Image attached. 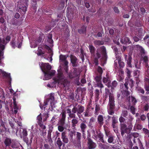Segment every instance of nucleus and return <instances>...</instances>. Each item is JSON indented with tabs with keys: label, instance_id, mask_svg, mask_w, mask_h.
Masks as SVG:
<instances>
[{
	"label": "nucleus",
	"instance_id": "obj_42",
	"mask_svg": "<svg viewBox=\"0 0 149 149\" xmlns=\"http://www.w3.org/2000/svg\"><path fill=\"white\" fill-rule=\"evenodd\" d=\"M132 72L131 70L127 68L125 70V73L127 74V75L128 78L130 79L131 77V74Z\"/></svg>",
	"mask_w": 149,
	"mask_h": 149
},
{
	"label": "nucleus",
	"instance_id": "obj_55",
	"mask_svg": "<svg viewBox=\"0 0 149 149\" xmlns=\"http://www.w3.org/2000/svg\"><path fill=\"white\" fill-rule=\"evenodd\" d=\"M23 137H26L27 136V132L26 129H23L22 130Z\"/></svg>",
	"mask_w": 149,
	"mask_h": 149
},
{
	"label": "nucleus",
	"instance_id": "obj_62",
	"mask_svg": "<svg viewBox=\"0 0 149 149\" xmlns=\"http://www.w3.org/2000/svg\"><path fill=\"white\" fill-rule=\"evenodd\" d=\"M89 110L86 109L85 112H84V116L85 117H88L90 116V115L89 114Z\"/></svg>",
	"mask_w": 149,
	"mask_h": 149
},
{
	"label": "nucleus",
	"instance_id": "obj_35",
	"mask_svg": "<svg viewBox=\"0 0 149 149\" xmlns=\"http://www.w3.org/2000/svg\"><path fill=\"white\" fill-rule=\"evenodd\" d=\"M52 35L51 33H49L48 36L47 41L49 43L52 44L53 42V41L52 39Z\"/></svg>",
	"mask_w": 149,
	"mask_h": 149
},
{
	"label": "nucleus",
	"instance_id": "obj_7",
	"mask_svg": "<svg viewBox=\"0 0 149 149\" xmlns=\"http://www.w3.org/2000/svg\"><path fill=\"white\" fill-rule=\"evenodd\" d=\"M81 134L80 132H77L76 134V140L73 141V143L76 147L79 148L81 146Z\"/></svg>",
	"mask_w": 149,
	"mask_h": 149
},
{
	"label": "nucleus",
	"instance_id": "obj_25",
	"mask_svg": "<svg viewBox=\"0 0 149 149\" xmlns=\"http://www.w3.org/2000/svg\"><path fill=\"white\" fill-rule=\"evenodd\" d=\"M111 79L110 77L109 76L108 74H107L106 75L105 77H103L102 79V81L103 83L105 84L106 83L111 82L110 80Z\"/></svg>",
	"mask_w": 149,
	"mask_h": 149
},
{
	"label": "nucleus",
	"instance_id": "obj_17",
	"mask_svg": "<svg viewBox=\"0 0 149 149\" xmlns=\"http://www.w3.org/2000/svg\"><path fill=\"white\" fill-rule=\"evenodd\" d=\"M63 143L67 144L69 142V139L66 135V133L65 132H63L61 133V137Z\"/></svg>",
	"mask_w": 149,
	"mask_h": 149
},
{
	"label": "nucleus",
	"instance_id": "obj_11",
	"mask_svg": "<svg viewBox=\"0 0 149 149\" xmlns=\"http://www.w3.org/2000/svg\"><path fill=\"white\" fill-rule=\"evenodd\" d=\"M54 100V93H51L49 95V97L47 99L46 101L44 102V106H46L48 105V103H50V105L52 106V104Z\"/></svg>",
	"mask_w": 149,
	"mask_h": 149
},
{
	"label": "nucleus",
	"instance_id": "obj_10",
	"mask_svg": "<svg viewBox=\"0 0 149 149\" xmlns=\"http://www.w3.org/2000/svg\"><path fill=\"white\" fill-rule=\"evenodd\" d=\"M66 116V114L65 111H62L60 115V118L58 122V124L64 125L65 121Z\"/></svg>",
	"mask_w": 149,
	"mask_h": 149
},
{
	"label": "nucleus",
	"instance_id": "obj_60",
	"mask_svg": "<svg viewBox=\"0 0 149 149\" xmlns=\"http://www.w3.org/2000/svg\"><path fill=\"white\" fill-rule=\"evenodd\" d=\"M112 118V123H116L117 124L118 122V121L117 120V119L116 118L114 117V116H113V117H111Z\"/></svg>",
	"mask_w": 149,
	"mask_h": 149
},
{
	"label": "nucleus",
	"instance_id": "obj_51",
	"mask_svg": "<svg viewBox=\"0 0 149 149\" xmlns=\"http://www.w3.org/2000/svg\"><path fill=\"white\" fill-rule=\"evenodd\" d=\"M97 70L98 73H99V75H102L103 70L102 68L100 66H98Z\"/></svg>",
	"mask_w": 149,
	"mask_h": 149
},
{
	"label": "nucleus",
	"instance_id": "obj_49",
	"mask_svg": "<svg viewBox=\"0 0 149 149\" xmlns=\"http://www.w3.org/2000/svg\"><path fill=\"white\" fill-rule=\"evenodd\" d=\"M18 21V20L13 18L11 20V22L13 25H18L19 24Z\"/></svg>",
	"mask_w": 149,
	"mask_h": 149
},
{
	"label": "nucleus",
	"instance_id": "obj_32",
	"mask_svg": "<svg viewBox=\"0 0 149 149\" xmlns=\"http://www.w3.org/2000/svg\"><path fill=\"white\" fill-rule=\"evenodd\" d=\"M56 144L58 145L59 148H60L61 146L63 145V146H65V144L63 143L61 141L60 138H58L57 141L56 142Z\"/></svg>",
	"mask_w": 149,
	"mask_h": 149
},
{
	"label": "nucleus",
	"instance_id": "obj_30",
	"mask_svg": "<svg viewBox=\"0 0 149 149\" xmlns=\"http://www.w3.org/2000/svg\"><path fill=\"white\" fill-rule=\"evenodd\" d=\"M140 71L138 70H135L134 72V76L137 78L136 84H137L138 83V82H139V81L138 77L140 75Z\"/></svg>",
	"mask_w": 149,
	"mask_h": 149
},
{
	"label": "nucleus",
	"instance_id": "obj_18",
	"mask_svg": "<svg viewBox=\"0 0 149 149\" xmlns=\"http://www.w3.org/2000/svg\"><path fill=\"white\" fill-rule=\"evenodd\" d=\"M125 58L126 61H127V63L129 67H132L131 61L132 58L131 56L130 55L128 56L127 55H125Z\"/></svg>",
	"mask_w": 149,
	"mask_h": 149
},
{
	"label": "nucleus",
	"instance_id": "obj_27",
	"mask_svg": "<svg viewBox=\"0 0 149 149\" xmlns=\"http://www.w3.org/2000/svg\"><path fill=\"white\" fill-rule=\"evenodd\" d=\"M87 27L83 25L81 26L80 29H78V32L80 34L86 33Z\"/></svg>",
	"mask_w": 149,
	"mask_h": 149
},
{
	"label": "nucleus",
	"instance_id": "obj_58",
	"mask_svg": "<svg viewBox=\"0 0 149 149\" xmlns=\"http://www.w3.org/2000/svg\"><path fill=\"white\" fill-rule=\"evenodd\" d=\"M13 148H16L18 147V146L15 142H12V143L10 146Z\"/></svg>",
	"mask_w": 149,
	"mask_h": 149
},
{
	"label": "nucleus",
	"instance_id": "obj_38",
	"mask_svg": "<svg viewBox=\"0 0 149 149\" xmlns=\"http://www.w3.org/2000/svg\"><path fill=\"white\" fill-rule=\"evenodd\" d=\"M10 44L11 47L13 49H15L17 47L16 43L15 42V38H13L12 39Z\"/></svg>",
	"mask_w": 149,
	"mask_h": 149
},
{
	"label": "nucleus",
	"instance_id": "obj_54",
	"mask_svg": "<svg viewBox=\"0 0 149 149\" xmlns=\"http://www.w3.org/2000/svg\"><path fill=\"white\" fill-rule=\"evenodd\" d=\"M100 109V104H96L95 105V111L97 113L99 112Z\"/></svg>",
	"mask_w": 149,
	"mask_h": 149
},
{
	"label": "nucleus",
	"instance_id": "obj_46",
	"mask_svg": "<svg viewBox=\"0 0 149 149\" xmlns=\"http://www.w3.org/2000/svg\"><path fill=\"white\" fill-rule=\"evenodd\" d=\"M112 126L115 133H118L117 125L116 123H112Z\"/></svg>",
	"mask_w": 149,
	"mask_h": 149
},
{
	"label": "nucleus",
	"instance_id": "obj_6",
	"mask_svg": "<svg viewBox=\"0 0 149 149\" xmlns=\"http://www.w3.org/2000/svg\"><path fill=\"white\" fill-rule=\"evenodd\" d=\"M85 110V108L83 106L81 105H78L77 107L74 106L72 109V112L74 113H77V115L79 118H80L81 113L84 112Z\"/></svg>",
	"mask_w": 149,
	"mask_h": 149
},
{
	"label": "nucleus",
	"instance_id": "obj_29",
	"mask_svg": "<svg viewBox=\"0 0 149 149\" xmlns=\"http://www.w3.org/2000/svg\"><path fill=\"white\" fill-rule=\"evenodd\" d=\"M93 43L95 46H100L103 45L104 44V42L102 40H95Z\"/></svg>",
	"mask_w": 149,
	"mask_h": 149
},
{
	"label": "nucleus",
	"instance_id": "obj_20",
	"mask_svg": "<svg viewBox=\"0 0 149 149\" xmlns=\"http://www.w3.org/2000/svg\"><path fill=\"white\" fill-rule=\"evenodd\" d=\"M6 44H7V43H6V42L4 39L0 40V50L2 51L3 53H4L3 50L5 49V45Z\"/></svg>",
	"mask_w": 149,
	"mask_h": 149
},
{
	"label": "nucleus",
	"instance_id": "obj_56",
	"mask_svg": "<svg viewBox=\"0 0 149 149\" xmlns=\"http://www.w3.org/2000/svg\"><path fill=\"white\" fill-rule=\"evenodd\" d=\"M48 113H44L43 115L42 118L43 121H45L49 117Z\"/></svg>",
	"mask_w": 149,
	"mask_h": 149
},
{
	"label": "nucleus",
	"instance_id": "obj_52",
	"mask_svg": "<svg viewBox=\"0 0 149 149\" xmlns=\"http://www.w3.org/2000/svg\"><path fill=\"white\" fill-rule=\"evenodd\" d=\"M29 0H20V2L23 5L28 6Z\"/></svg>",
	"mask_w": 149,
	"mask_h": 149
},
{
	"label": "nucleus",
	"instance_id": "obj_23",
	"mask_svg": "<svg viewBox=\"0 0 149 149\" xmlns=\"http://www.w3.org/2000/svg\"><path fill=\"white\" fill-rule=\"evenodd\" d=\"M120 42L122 44L128 43L129 44L131 43L129 38L127 37H125L123 39L121 38Z\"/></svg>",
	"mask_w": 149,
	"mask_h": 149
},
{
	"label": "nucleus",
	"instance_id": "obj_59",
	"mask_svg": "<svg viewBox=\"0 0 149 149\" xmlns=\"http://www.w3.org/2000/svg\"><path fill=\"white\" fill-rule=\"evenodd\" d=\"M143 130L146 136L149 137V131L148 130L145 128H143Z\"/></svg>",
	"mask_w": 149,
	"mask_h": 149
},
{
	"label": "nucleus",
	"instance_id": "obj_33",
	"mask_svg": "<svg viewBox=\"0 0 149 149\" xmlns=\"http://www.w3.org/2000/svg\"><path fill=\"white\" fill-rule=\"evenodd\" d=\"M100 90H99L98 89H95L94 91L95 97L97 100L99 99V95H100Z\"/></svg>",
	"mask_w": 149,
	"mask_h": 149
},
{
	"label": "nucleus",
	"instance_id": "obj_41",
	"mask_svg": "<svg viewBox=\"0 0 149 149\" xmlns=\"http://www.w3.org/2000/svg\"><path fill=\"white\" fill-rule=\"evenodd\" d=\"M95 80L96 81V83L102 82V75H97L95 77Z\"/></svg>",
	"mask_w": 149,
	"mask_h": 149
},
{
	"label": "nucleus",
	"instance_id": "obj_48",
	"mask_svg": "<svg viewBox=\"0 0 149 149\" xmlns=\"http://www.w3.org/2000/svg\"><path fill=\"white\" fill-rule=\"evenodd\" d=\"M121 116L123 117L126 118L128 115V112L127 110H123L121 114Z\"/></svg>",
	"mask_w": 149,
	"mask_h": 149
},
{
	"label": "nucleus",
	"instance_id": "obj_63",
	"mask_svg": "<svg viewBox=\"0 0 149 149\" xmlns=\"http://www.w3.org/2000/svg\"><path fill=\"white\" fill-rule=\"evenodd\" d=\"M126 120V119L124 118L122 116H121L119 118V122L121 123H124L125 122Z\"/></svg>",
	"mask_w": 149,
	"mask_h": 149
},
{
	"label": "nucleus",
	"instance_id": "obj_1",
	"mask_svg": "<svg viewBox=\"0 0 149 149\" xmlns=\"http://www.w3.org/2000/svg\"><path fill=\"white\" fill-rule=\"evenodd\" d=\"M95 55L96 56L94 60L95 65H97L98 64V59L100 58V61L102 63L101 65L103 66L104 64L106 63L107 59V54L105 47L102 46L97 49Z\"/></svg>",
	"mask_w": 149,
	"mask_h": 149
},
{
	"label": "nucleus",
	"instance_id": "obj_19",
	"mask_svg": "<svg viewBox=\"0 0 149 149\" xmlns=\"http://www.w3.org/2000/svg\"><path fill=\"white\" fill-rule=\"evenodd\" d=\"M3 143L6 147H10L12 143V140L9 137H6L4 140Z\"/></svg>",
	"mask_w": 149,
	"mask_h": 149
},
{
	"label": "nucleus",
	"instance_id": "obj_28",
	"mask_svg": "<svg viewBox=\"0 0 149 149\" xmlns=\"http://www.w3.org/2000/svg\"><path fill=\"white\" fill-rule=\"evenodd\" d=\"M76 131L74 130L71 131L70 132L69 134V136H70V139L71 142L73 143V136H75L76 135Z\"/></svg>",
	"mask_w": 149,
	"mask_h": 149
},
{
	"label": "nucleus",
	"instance_id": "obj_15",
	"mask_svg": "<svg viewBox=\"0 0 149 149\" xmlns=\"http://www.w3.org/2000/svg\"><path fill=\"white\" fill-rule=\"evenodd\" d=\"M86 120L82 121L80 124L79 127L81 131H83L84 132V131L86 130L87 127L86 124Z\"/></svg>",
	"mask_w": 149,
	"mask_h": 149
},
{
	"label": "nucleus",
	"instance_id": "obj_2",
	"mask_svg": "<svg viewBox=\"0 0 149 149\" xmlns=\"http://www.w3.org/2000/svg\"><path fill=\"white\" fill-rule=\"evenodd\" d=\"M39 65L44 73V80L50 79L54 75L55 71L54 70H51L52 67L49 63H40Z\"/></svg>",
	"mask_w": 149,
	"mask_h": 149
},
{
	"label": "nucleus",
	"instance_id": "obj_14",
	"mask_svg": "<svg viewBox=\"0 0 149 149\" xmlns=\"http://www.w3.org/2000/svg\"><path fill=\"white\" fill-rule=\"evenodd\" d=\"M0 74H2L3 77H6L8 78V81L10 84H11L12 79L10 73L6 72L2 70L1 69H0Z\"/></svg>",
	"mask_w": 149,
	"mask_h": 149
},
{
	"label": "nucleus",
	"instance_id": "obj_4",
	"mask_svg": "<svg viewBox=\"0 0 149 149\" xmlns=\"http://www.w3.org/2000/svg\"><path fill=\"white\" fill-rule=\"evenodd\" d=\"M114 99L113 94H110L109 97V102L108 112L109 114L113 115L114 114V109L115 108Z\"/></svg>",
	"mask_w": 149,
	"mask_h": 149
},
{
	"label": "nucleus",
	"instance_id": "obj_5",
	"mask_svg": "<svg viewBox=\"0 0 149 149\" xmlns=\"http://www.w3.org/2000/svg\"><path fill=\"white\" fill-rule=\"evenodd\" d=\"M121 134L122 136L124 135L125 133L129 134L130 133L132 127L127 125L124 123L120 124Z\"/></svg>",
	"mask_w": 149,
	"mask_h": 149
},
{
	"label": "nucleus",
	"instance_id": "obj_22",
	"mask_svg": "<svg viewBox=\"0 0 149 149\" xmlns=\"http://www.w3.org/2000/svg\"><path fill=\"white\" fill-rule=\"evenodd\" d=\"M97 120L98 123L101 127L104 124V118L102 115H100L98 116Z\"/></svg>",
	"mask_w": 149,
	"mask_h": 149
},
{
	"label": "nucleus",
	"instance_id": "obj_34",
	"mask_svg": "<svg viewBox=\"0 0 149 149\" xmlns=\"http://www.w3.org/2000/svg\"><path fill=\"white\" fill-rule=\"evenodd\" d=\"M28 6H26V5H23L22 6L21 5L19 6V8L23 12V14H25L27 8Z\"/></svg>",
	"mask_w": 149,
	"mask_h": 149
},
{
	"label": "nucleus",
	"instance_id": "obj_36",
	"mask_svg": "<svg viewBox=\"0 0 149 149\" xmlns=\"http://www.w3.org/2000/svg\"><path fill=\"white\" fill-rule=\"evenodd\" d=\"M103 33V32L102 31L101 32H99L97 33V34L94 33L93 34L94 36L96 38H101L102 36V34Z\"/></svg>",
	"mask_w": 149,
	"mask_h": 149
},
{
	"label": "nucleus",
	"instance_id": "obj_53",
	"mask_svg": "<svg viewBox=\"0 0 149 149\" xmlns=\"http://www.w3.org/2000/svg\"><path fill=\"white\" fill-rule=\"evenodd\" d=\"M139 36H141L143 33V29L141 28H138L137 29Z\"/></svg>",
	"mask_w": 149,
	"mask_h": 149
},
{
	"label": "nucleus",
	"instance_id": "obj_31",
	"mask_svg": "<svg viewBox=\"0 0 149 149\" xmlns=\"http://www.w3.org/2000/svg\"><path fill=\"white\" fill-rule=\"evenodd\" d=\"M128 141L127 143V149H132V147L133 146V144L132 143V140L129 139L127 138Z\"/></svg>",
	"mask_w": 149,
	"mask_h": 149
},
{
	"label": "nucleus",
	"instance_id": "obj_16",
	"mask_svg": "<svg viewBox=\"0 0 149 149\" xmlns=\"http://www.w3.org/2000/svg\"><path fill=\"white\" fill-rule=\"evenodd\" d=\"M105 90V93L103 94V96L104 100L105 101L108 98V96L109 97V95L113 93L111 92L110 90L108 88H106Z\"/></svg>",
	"mask_w": 149,
	"mask_h": 149
},
{
	"label": "nucleus",
	"instance_id": "obj_9",
	"mask_svg": "<svg viewBox=\"0 0 149 149\" xmlns=\"http://www.w3.org/2000/svg\"><path fill=\"white\" fill-rule=\"evenodd\" d=\"M87 149H94L97 146L96 143L88 136L87 137Z\"/></svg>",
	"mask_w": 149,
	"mask_h": 149
},
{
	"label": "nucleus",
	"instance_id": "obj_40",
	"mask_svg": "<svg viewBox=\"0 0 149 149\" xmlns=\"http://www.w3.org/2000/svg\"><path fill=\"white\" fill-rule=\"evenodd\" d=\"M118 85V83L117 82L116 80H113L112 81L111 83V91L112 90H114V88L116 87Z\"/></svg>",
	"mask_w": 149,
	"mask_h": 149
},
{
	"label": "nucleus",
	"instance_id": "obj_21",
	"mask_svg": "<svg viewBox=\"0 0 149 149\" xmlns=\"http://www.w3.org/2000/svg\"><path fill=\"white\" fill-rule=\"evenodd\" d=\"M78 120L77 118H73L71 121V127L72 129L75 130L76 127L78 123Z\"/></svg>",
	"mask_w": 149,
	"mask_h": 149
},
{
	"label": "nucleus",
	"instance_id": "obj_44",
	"mask_svg": "<svg viewBox=\"0 0 149 149\" xmlns=\"http://www.w3.org/2000/svg\"><path fill=\"white\" fill-rule=\"evenodd\" d=\"M118 62L119 66L120 69L123 68L124 67V65H125L124 63L121 61V59H120L119 60H118Z\"/></svg>",
	"mask_w": 149,
	"mask_h": 149
},
{
	"label": "nucleus",
	"instance_id": "obj_13",
	"mask_svg": "<svg viewBox=\"0 0 149 149\" xmlns=\"http://www.w3.org/2000/svg\"><path fill=\"white\" fill-rule=\"evenodd\" d=\"M134 118L131 115H129L127 117L126 119L125 123L127 125L130 126L132 127H133V125L132 124V121Z\"/></svg>",
	"mask_w": 149,
	"mask_h": 149
},
{
	"label": "nucleus",
	"instance_id": "obj_64",
	"mask_svg": "<svg viewBox=\"0 0 149 149\" xmlns=\"http://www.w3.org/2000/svg\"><path fill=\"white\" fill-rule=\"evenodd\" d=\"M22 40L18 39L17 44L18 45V48H20L21 47L22 45Z\"/></svg>",
	"mask_w": 149,
	"mask_h": 149
},
{
	"label": "nucleus",
	"instance_id": "obj_12",
	"mask_svg": "<svg viewBox=\"0 0 149 149\" xmlns=\"http://www.w3.org/2000/svg\"><path fill=\"white\" fill-rule=\"evenodd\" d=\"M71 63L73 67H76L78 63L77 58L72 55H70V56Z\"/></svg>",
	"mask_w": 149,
	"mask_h": 149
},
{
	"label": "nucleus",
	"instance_id": "obj_39",
	"mask_svg": "<svg viewBox=\"0 0 149 149\" xmlns=\"http://www.w3.org/2000/svg\"><path fill=\"white\" fill-rule=\"evenodd\" d=\"M96 86L100 88V91L101 93L102 92V89L103 88L104 86L102 83V82H97L96 83Z\"/></svg>",
	"mask_w": 149,
	"mask_h": 149
},
{
	"label": "nucleus",
	"instance_id": "obj_3",
	"mask_svg": "<svg viewBox=\"0 0 149 149\" xmlns=\"http://www.w3.org/2000/svg\"><path fill=\"white\" fill-rule=\"evenodd\" d=\"M55 83H61L62 88L65 90L66 89V87H68L70 84V81L66 79H64V76L63 73L59 72L58 73V75L53 79Z\"/></svg>",
	"mask_w": 149,
	"mask_h": 149
},
{
	"label": "nucleus",
	"instance_id": "obj_45",
	"mask_svg": "<svg viewBox=\"0 0 149 149\" xmlns=\"http://www.w3.org/2000/svg\"><path fill=\"white\" fill-rule=\"evenodd\" d=\"M53 127L52 126H49V130L47 132V136H51V133L53 131Z\"/></svg>",
	"mask_w": 149,
	"mask_h": 149
},
{
	"label": "nucleus",
	"instance_id": "obj_57",
	"mask_svg": "<svg viewBox=\"0 0 149 149\" xmlns=\"http://www.w3.org/2000/svg\"><path fill=\"white\" fill-rule=\"evenodd\" d=\"M64 125H59L58 126V130L60 132H63L64 128L63 127Z\"/></svg>",
	"mask_w": 149,
	"mask_h": 149
},
{
	"label": "nucleus",
	"instance_id": "obj_47",
	"mask_svg": "<svg viewBox=\"0 0 149 149\" xmlns=\"http://www.w3.org/2000/svg\"><path fill=\"white\" fill-rule=\"evenodd\" d=\"M144 88L145 90L147 91V92L146 93V94H148L149 93V84H145Z\"/></svg>",
	"mask_w": 149,
	"mask_h": 149
},
{
	"label": "nucleus",
	"instance_id": "obj_37",
	"mask_svg": "<svg viewBox=\"0 0 149 149\" xmlns=\"http://www.w3.org/2000/svg\"><path fill=\"white\" fill-rule=\"evenodd\" d=\"M126 82H127V84L131 88L133 87L134 86V81L132 79H130Z\"/></svg>",
	"mask_w": 149,
	"mask_h": 149
},
{
	"label": "nucleus",
	"instance_id": "obj_50",
	"mask_svg": "<svg viewBox=\"0 0 149 149\" xmlns=\"http://www.w3.org/2000/svg\"><path fill=\"white\" fill-rule=\"evenodd\" d=\"M13 100L14 109H18V106L16 103V99L15 97H13Z\"/></svg>",
	"mask_w": 149,
	"mask_h": 149
},
{
	"label": "nucleus",
	"instance_id": "obj_43",
	"mask_svg": "<svg viewBox=\"0 0 149 149\" xmlns=\"http://www.w3.org/2000/svg\"><path fill=\"white\" fill-rule=\"evenodd\" d=\"M136 88H137V91L139 93H141L142 94H144L145 93V91L144 89L142 88L141 87L137 86Z\"/></svg>",
	"mask_w": 149,
	"mask_h": 149
},
{
	"label": "nucleus",
	"instance_id": "obj_8",
	"mask_svg": "<svg viewBox=\"0 0 149 149\" xmlns=\"http://www.w3.org/2000/svg\"><path fill=\"white\" fill-rule=\"evenodd\" d=\"M44 48L50 50L51 52L52 51L50 47L46 45H41L40 47H38V48L37 55L38 56H40L45 54V52L43 51L42 50Z\"/></svg>",
	"mask_w": 149,
	"mask_h": 149
},
{
	"label": "nucleus",
	"instance_id": "obj_26",
	"mask_svg": "<svg viewBox=\"0 0 149 149\" xmlns=\"http://www.w3.org/2000/svg\"><path fill=\"white\" fill-rule=\"evenodd\" d=\"M88 47L91 55H94L95 51V48L92 45H89Z\"/></svg>",
	"mask_w": 149,
	"mask_h": 149
},
{
	"label": "nucleus",
	"instance_id": "obj_24",
	"mask_svg": "<svg viewBox=\"0 0 149 149\" xmlns=\"http://www.w3.org/2000/svg\"><path fill=\"white\" fill-rule=\"evenodd\" d=\"M139 135V134L137 132L130 133L127 136V138L132 140V138H137Z\"/></svg>",
	"mask_w": 149,
	"mask_h": 149
},
{
	"label": "nucleus",
	"instance_id": "obj_61",
	"mask_svg": "<svg viewBox=\"0 0 149 149\" xmlns=\"http://www.w3.org/2000/svg\"><path fill=\"white\" fill-rule=\"evenodd\" d=\"M122 96H121L120 94L118 92L117 94V100H118V102H120L121 100Z\"/></svg>",
	"mask_w": 149,
	"mask_h": 149
}]
</instances>
